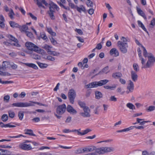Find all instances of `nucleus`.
<instances>
[{"mask_svg":"<svg viewBox=\"0 0 155 155\" xmlns=\"http://www.w3.org/2000/svg\"><path fill=\"white\" fill-rule=\"evenodd\" d=\"M141 47L143 49V56L145 58L147 57L148 58V60L146 64V60L144 58H141V68L143 69L150 68L154 65L155 62V57L152 53H148L143 46H142Z\"/></svg>","mask_w":155,"mask_h":155,"instance_id":"obj_1","label":"nucleus"},{"mask_svg":"<svg viewBox=\"0 0 155 155\" xmlns=\"http://www.w3.org/2000/svg\"><path fill=\"white\" fill-rule=\"evenodd\" d=\"M109 80L107 79L101 80L99 81H94L89 84L85 86L86 88L97 87L98 86H101L108 82Z\"/></svg>","mask_w":155,"mask_h":155,"instance_id":"obj_2","label":"nucleus"},{"mask_svg":"<svg viewBox=\"0 0 155 155\" xmlns=\"http://www.w3.org/2000/svg\"><path fill=\"white\" fill-rule=\"evenodd\" d=\"M26 47L30 51V53L31 54V52L32 51L39 53L40 52L39 48L36 45L32 43L27 42L25 44Z\"/></svg>","mask_w":155,"mask_h":155,"instance_id":"obj_3","label":"nucleus"},{"mask_svg":"<svg viewBox=\"0 0 155 155\" xmlns=\"http://www.w3.org/2000/svg\"><path fill=\"white\" fill-rule=\"evenodd\" d=\"M117 46L121 52L124 54H125L127 52V48L128 47V45L127 43L119 41L117 43Z\"/></svg>","mask_w":155,"mask_h":155,"instance_id":"obj_4","label":"nucleus"},{"mask_svg":"<svg viewBox=\"0 0 155 155\" xmlns=\"http://www.w3.org/2000/svg\"><path fill=\"white\" fill-rule=\"evenodd\" d=\"M76 96V94L75 91L73 89L69 90L68 92V97L70 102L73 104L74 100Z\"/></svg>","mask_w":155,"mask_h":155,"instance_id":"obj_5","label":"nucleus"},{"mask_svg":"<svg viewBox=\"0 0 155 155\" xmlns=\"http://www.w3.org/2000/svg\"><path fill=\"white\" fill-rule=\"evenodd\" d=\"M66 109V105L65 104L57 106L56 113L58 115H61L65 112Z\"/></svg>","mask_w":155,"mask_h":155,"instance_id":"obj_6","label":"nucleus"},{"mask_svg":"<svg viewBox=\"0 0 155 155\" xmlns=\"http://www.w3.org/2000/svg\"><path fill=\"white\" fill-rule=\"evenodd\" d=\"M12 107H26L33 106V105L31 103L27 102H18L13 103L12 105Z\"/></svg>","mask_w":155,"mask_h":155,"instance_id":"obj_7","label":"nucleus"},{"mask_svg":"<svg viewBox=\"0 0 155 155\" xmlns=\"http://www.w3.org/2000/svg\"><path fill=\"white\" fill-rule=\"evenodd\" d=\"M83 110V112H80L79 113V114L81 116L85 117H91V110L88 107L84 108Z\"/></svg>","mask_w":155,"mask_h":155,"instance_id":"obj_8","label":"nucleus"},{"mask_svg":"<svg viewBox=\"0 0 155 155\" xmlns=\"http://www.w3.org/2000/svg\"><path fill=\"white\" fill-rule=\"evenodd\" d=\"M129 81L130 83L127 87L128 90L126 91V93L127 94H128L130 92H132L134 89V84L133 82L130 80H129Z\"/></svg>","mask_w":155,"mask_h":155,"instance_id":"obj_9","label":"nucleus"},{"mask_svg":"<svg viewBox=\"0 0 155 155\" xmlns=\"http://www.w3.org/2000/svg\"><path fill=\"white\" fill-rule=\"evenodd\" d=\"M66 109L68 112L72 114H76L77 113V111L70 105H68L67 106Z\"/></svg>","mask_w":155,"mask_h":155,"instance_id":"obj_10","label":"nucleus"},{"mask_svg":"<svg viewBox=\"0 0 155 155\" xmlns=\"http://www.w3.org/2000/svg\"><path fill=\"white\" fill-rule=\"evenodd\" d=\"M19 147L20 149L24 150H30L32 148L30 144L22 143L19 145Z\"/></svg>","mask_w":155,"mask_h":155,"instance_id":"obj_11","label":"nucleus"},{"mask_svg":"<svg viewBox=\"0 0 155 155\" xmlns=\"http://www.w3.org/2000/svg\"><path fill=\"white\" fill-rule=\"evenodd\" d=\"M136 9L138 14L142 17L145 20H147V18L143 12L139 7H137Z\"/></svg>","mask_w":155,"mask_h":155,"instance_id":"obj_12","label":"nucleus"},{"mask_svg":"<svg viewBox=\"0 0 155 155\" xmlns=\"http://www.w3.org/2000/svg\"><path fill=\"white\" fill-rule=\"evenodd\" d=\"M131 78L132 80L134 82H136L137 80L138 75L135 71H132L131 72Z\"/></svg>","mask_w":155,"mask_h":155,"instance_id":"obj_13","label":"nucleus"},{"mask_svg":"<svg viewBox=\"0 0 155 155\" xmlns=\"http://www.w3.org/2000/svg\"><path fill=\"white\" fill-rule=\"evenodd\" d=\"M110 53L111 55L114 54V56L115 57L118 56L119 55L118 51L115 48L111 49L110 51Z\"/></svg>","mask_w":155,"mask_h":155,"instance_id":"obj_14","label":"nucleus"},{"mask_svg":"<svg viewBox=\"0 0 155 155\" xmlns=\"http://www.w3.org/2000/svg\"><path fill=\"white\" fill-rule=\"evenodd\" d=\"M11 152L6 150L0 149V155H10Z\"/></svg>","mask_w":155,"mask_h":155,"instance_id":"obj_15","label":"nucleus"},{"mask_svg":"<svg viewBox=\"0 0 155 155\" xmlns=\"http://www.w3.org/2000/svg\"><path fill=\"white\" fill-rule=\"evenodd\" d=\"M49 8H51V10H54V9H56L57 11H58L59 9L58 6L52 2L49 4Z\"/></svg>","mask_w":155,"mask_h":155,"instance_id":"obj_16","label":"nucleus"},{"mask_svg":"<svg viewBox=\"0 0 155 155\" xmlns=\"http://www.w3.org/2000/svg\"><path fill=\"white\" fill-rule=\"evenodd\" d=\"M122 76V74L120 72H116L112 74V77L115 79L119 78Z\"/></svg>","mask_w":155,"mask_h":155,"instance_id":"obj_17","label":"nucleus"},{"mask_svg":"<svg viewBox=\"0 0 155 155\" xmlns=\"http://www.w3.org/2000/svg\"><path fill=\"white\" fill-rule=\"evenodd\" d=\"M155 25V18H153L150 21V23L148 26V29L150 30H152Z\"/></svg>","mask_w":155,"mask_h":155,"instance_id":"obj_18","label":"nucleus"},{"mask_svg":"<svg viewBox=\"0 0 155 155\" xmlns=\"http://www.w3.org/2000/svg\"><path fill=\"white\" fill-rule=\"evenodd\" d=\"M50 8H50L49 10L47 12V13L49 14L51 19H54L55 18L54 13L55 12V10H51Z\"/></svg>","mask_w":155,"mask_h":155,"instance_id":"obj_19","label":"nucleus"},{"mask_svg":"<svg viewBox=\"0 0 155 155\" xmlns=\"http://www.w3.org/2000/svg\"><path fill=\"white\" fill-rule=\"evenodd\" d=\"M25 64L26 66L30 68H31L35 69L37 70L38 69V67L35 64L32 63H25Z\"/></svg>","mask_w":155,"mask_h":155,"instance_id":"obj_20","label":"nucleus"},{"mask_svg":"<svg viewBox=\"0 0 155 155\" xmlns=\"http://www.w3.org/2000/svg\"><path fill=\"white\" fill-rule=\"evenodd\" d=\"M9 24L11 27L13 28H19L20 27V25L17 23L15 22L11 21L9 22Z\"/></svg>","mask_w":155,"mask_h":155,"instance_id":"obj_21","label":"nucleus"},{"mask_svg":"<svg viewBox=\"0 0 155 155\" xmlns=\"http://www.w3.org/2000/svg\"><path fill=\"white\" fill-rule=\"evenodd\" d=\"M109 71H108V67L106 66L101 71H100L98 74H97L96 75H97L100 74H102L103 73L107 74Z\"/></svg>","mask_w":155,"mask_h":155,"instance_id":"obj_22","label":"nucleus"},{"mask_svg":"<svg viewBox=\"0 0 155 155\" xmlns=\"http://www.w3.org/2000/svg\"><path fill=\"white\" fill-rule=\"evenodd\" d=\"M11 123H8V124H5L4 123L2 122H0V126L1 127H15V125H10V124Z\"/></svg>","mask_w":155,"mask_h":155,"instance_id":"obj_23","label":"nucleus"},{"mask_svg":"<svg viewBox=\"0 0 155 155\" xmlns=\"http://www.w3.org/2000/svg\"><path fill=\"white\" fill-rule=\"evenodd\" d=\"M137 23L139 26L141 27L142 28V29L149 35V34L148 31H147V29L145 28L144 25L141 22V21L139 20H138L137 21Z\"/></svg>","mask_w":155,"mask_h":155,"instance_id":"obj_24","label":"nucleus"},{"mask_svg":"<svg viewBox=\"0 0 155 155\" xmlns=\"http://www.w3.org/2000/svg\"><path fill=\"white\" fill-rule=\"evenodd\" d=\"M95 98L96 99H99L102 98L103 97V94L102 93L99 91H96L95 92Z\"/></svg>","mask_w":155,"mask_h":155,"instance_id":"obj_25","label":"nucleus"},{"mask_svg":"<svg viewBox=\"0 0 155 155\" xmlns=\"http://www.w3.org/2000/svg\"><path fill=\"white\" fill-rule=\"evenodd\" d=\"M76 8L77 10L80 13L82 11L84 12L86 11L85 7L83 5H80V7L76 6Z\"/></svg>","mask_w":155,"mask_h":155,"instance_id":"obj_26","label":"nucleus"},{"mask_svg":"<svg viewBox=\"0 0 155 155\" xmlns=\"http://www.w3.org/2000/svg\"><path fill=\"white\" fill-rule=\"evenodd\" d=\"M25 131L26 132L25 133V134H28L30 136H36V135L33 134V131L31 129H26L25 130Z\"/></svg>","mask_w":155,"mask_h":155,"instance_id":"obj_27","label":"nucleus"},{"mask_svg":"<svg viewBox=\"0 0 155 155\" xmlns=\"http://www.w3.org/2000/svg\"><path fill=\"white\" fill-rule=\"evenodd\" d=\"M104 153L110 152H113L114 150V148L113 147H103Z\"/></svg>","mask_w":155,"mask_h":155,"instance_id":"obj_28","label":"nucleus"},{"mask_svg":"<svg viewBox=\"0 0 155 155\" xmlns=\"http://www.w3.org/2000/svg\"><path fill=\"white\" fill-rule=\"evenodd\" d=\"M78 105L80 107L82 108L83 109L88 107L86 106L85 103L84 102H82L80 100H78Z\"/></svg>","mask_w":155,"mask_h":155,"instance_id":"obj_29","label":"nucleus"},{"mask_svg":"<svg viewBox=\"0 0 155 155\" xmlns=\"http://www.w3.org/2000/svg\"><path fill=\"white\" fill-rule=\"evenodd\" d=\"M39 66L41 68H46L48 66V64H46L42 63L39 62H37Z\"/></svg>","mask_w":155,"mask_h":155,"instance_id":"obj_30","label":"nucleus"},{"mask_svg":"<svg viewBox=\"0 0 155 155\" xmlns=\"http://www.w3.org/2000/svg\"><path fill=\"white\" fill-rule=\"evenodd\" d=\"M95 151L96 153L99 154H103L104 153L103 147L96 149V148Z\"/></svg>","mask_w":155,"mask_h":155,"instance_id":"obj_31","label":"nucleus"},{"mask_svg":"<svg viewBox=\"0 0 155 155\" xmlns=\"http://www.w3.org/2000/svg\"><path fill=\"white\" fill-rule=\"evenodd\" d=\"M144 120L143 119H140L139 118H137V123H138L140 125H141V126L143 125L145 123H147V122H150V121L148 120V121H143L142 122H140L139 121H138V120Z\"/></svg>","mask_w":155,"mask_h":155,"instance_id":"obj_32","label":"nucleus"},{"mask_svg":"<svg viewBox=\"0 0 155 155\" xmlns=\"http://www.w3.org/2000/svg\"><path fill=\"white\" fill-rule=\"evenodd\" d=\"M48 52L49 54L53 55L54 56H58L60 54L59 53L57 52L56 51H51L50 49H48Z\"/></svg>","mask_w":155,"mask_h":155,"instance_id":"obj_33","label":"nucleus"},{"mask_svg":"<svg viewBox=\"0 0 155 155\" xmlns=\"http://www.w3.org/2000/svg\"><path fill=\"white\" fill-rule=\"evenodd\" d=\"M91 131V130L90 129H87L86 130L84 131L83 133H82L80 132H78V135H83L87 134L88 133Z\"/></svg>","mask_w":155,"mask_h":155,"instance_id":"obj_34","label":"nucleus"},{"mask_svg":"<svg viewBox=\"0 0 155 155\" xmlns=\"http://www.w3.org/2000/svg\"><path fill=\"white\" fill-rule=\"evenodd\" d=\"M10 64L9 62L7 61H3L2 64V67L5 68H8L10 67Z\"/></svg>","mask_w":155,"mask_h":155,"instance_id":"obj_35","label":"nucleus"},{"mask_svg":"<svg viewBox=\"0 0 155 155\" xmlns=\"http://www.w3.org/2000/svg\"><path fill=\"white\" fill-rule=\"evenodd\" d=\"M127 107L130 109L133 110L135 109V107L132 103H128L126 104Z\"/></svg>","mask_w":155,"mask_h":155,"instance_id":"obj_36","label":"nucleus"},{"mask_svg":"<svg viewBox=\"0 0 155 155\" xmlns=\"http://www.w3.org/2000/svg\"><path fill=\"white\" fill-rule=\"evenodd\" d=\"M8 38L10 40L12 41L15 42H18V40L16 38L14 37L12 35H9L7 36Z\"/></svg>","mask_w":155,"mask_h":155,"instance_id":"obj_37","label":"nucleus"},{"mask_svg":"<svg viewBox=\"0 0 155 155\" xmlns=\"http://www.w3.org/2000/svg\"><path fill=\"white\" fill-rule=\"evenodd\" d=\"M31 56L33 59L38 60L40 59V57L39 55L36 54H31Z\"/></svg>","mask_w":155,"mask_h":155,"instance_id":"obj_38","label":"nucleus"},{"mask_svg":"<svg viewBox=\"0 0 155 155\" xmlns=\"http://www.w3.org/2000/svg\"><path fill=\"white\" fill-rule=\"evenodd\" d=\"M40 37L43 40H45L46 41H47L48 40V38L45 33L43 32L40 33Z\"/></svg>","mask_w":155,"mask_h":155,"instance_id":"obj_39","label":"nucleus"},{"mask_svg":"<svg viewBox=\"0 0 155 155\" xmlns=\"http://www.w3.org/2000/svg\"><path fill=\"white\" fill-rule=\"evenodd\" d=\"M8 114L9 116L11 118H13L15 116V113L12 110H9L8 111Z\"/></svg>","mask_w":155,"mask_h":155,"instance_id":"obj_40","label":"nucleus"},{"mask_svg":"<svg viewBox=\"0 0 155 155\" xmlns=\"http://www.w3.org/2000/svg\"><path fill=\"white\" fill-rule=\"evenodd\" d=\"M15 15V13L13 12V10L12 9L10 11L9 13L8 14V15L11 19H13L14 18L13 16Z\"/></svg>","mask_w":155,"mask_h":155,"instance_id":"obj_41","label":"nucleus"},{"mask_svg":"<svg viewBox=\"0 0 155 155\" xmlns=\"http://www.w3.org/2000/svg\"><path fill=\"white\" fill-rule=\"evenodd\" d=\"M8 117L6 114H4L2 117V119L4 122H6L8 120Z\"/></svg>","mask_w":155,"mask_h":155,"instance_id":"obj_42","label":"nucleus"},{"mask_svg":"<svg viewBox=\"0 0 155 155\" xmlns=\"http://www.w3.org/2000/svg\"><path fill=\"white\" fill-rule=\"evenodd\" d=\"M132 127H128L125 129H124L123 130H118L117 131V132H126V131H128L130 130H131V129L132 128Z\"/></svg>","mask_w":155,"mask_h":155,"instance_id":"obj_43","label":"nucleus"},{"mask_svg":"<svg viewBox=\"0 0 155 155\" xmlns=\"http://www.w3.org/2000/svg\"><path fill=\"white\" fill-rule=\"evenodd\" d=\"M25 34L27 36L31 38H33V35L31 32L28 31H25Z\"/></svg>","mask_w":155,"mask_h":155,"instance_id":"obj_44","label":"nucleus"},{"mask_svg":"<svg viewBox=\"0 0 155 155\" xmlns=\"http://www.w3.org/2000/svg\"><path fill=\"white\" fill-rule=\"evenodd\" d=\"M18 116L19 118V119L21 120L23 117L24 116V113L23 112H22L21 111H20L19 112L18 114Z\"/></svg>","mask_w":155,"mask_h":155,"instance_id":"obj_45","label":"nucleus"},{"mask_svg":"<svg viewBox=\"0 0 155 155\" xmlns=\"http://www.w3.org/2000/svg\"><path fill=\"white\" fill-rule=\"evenodd\" d=\"M155 109V107L154 106H150L146 110L148 112H150L154 110Z\"/></svg>","mask_w":155,"mask_h":155,"instance_id":"obj_46","label":"nucleus"},{"mask_svg":"<svg viewBox=\"0 0 155 155\" xmlns=\"http://www.w3.org/2000/svg\"><path fill=\"white\" fill-rule=\"evenodd\" d=\"M10 97L8 95L5 96L3 98L4 101L6 102H8L9 101Z\"/></svg>","mask_w":155,"mask_h":155,"instance_id":"obj_47","label":"nucleus"},{"mask_svg":"<svg viewBox=\"0 0 155 155\" xmlns=\"http://www.w3.org/2000/svg\"><path fill=\"white\" fill-rule=\"evenodd\" d=\"M137 51L138 53V56L139 57L140 60L141 61V58H143L142 57L141 55V51L140 48H138L137 49Z\"/></svg>","mask_w":155,"mask_h":155,"instance_id":"obj_48","label":"nucleus"},{"mask_svg":"<svg viewBox=\"0 0 155 155\" xmlns=\"http://www.w3.org/2000/svg\"><path fill=\"white\" fill-rule=\"evenodd\" d=\"M132 127V128L131 129V130H132L134 129V128H135L136 129H143L144 128V127L142 126H139L138 127H137L136 126H130V127Z\"/></svg>","mask_w":155,"mask_h":155,"instance_id":"obj_49","label":"nucleus"},{"mask_svg":"<svg viewBox=\"0 0 155 155\" xmlns=\"http://www.w3.org/2000/svg\"><path fill=\"white\" fill-rule=\"evenodd\" d=\"M36 4L40 8L41 7H42L44 9L45 8V7L42 5L41 4V2H40V1H37V3H36Z\"/></svg>","mask_w":155,"mask_h":155,"instance_id":"obj_50","label":"nucleus"},{"mask_svg":"<svg viewBox=\"0 0 155 155\" xmlns=\"http://www.w3.org/2000/svg\"><path fill=\"white\" fill-rule=\"evenodd\" d=\"M133 67H134V69L135 71V72H138L139 71V69H138V65L137 64H134L133 65Z\"/></svg>","mask_w":155,"mask_h":155,"instance_id":"obj_51","label":"nucleus"},{"mask_svg":"<svg viewBox=\"0 0 155 155\" xmlns=\"http://www.w3.org/2000/svg\"><path fill=\"white\" fill-rule=\"evenodd\" d=\"M117 100V98L114 96H111L109 99V101H111L116 102Z\"/></svg>","mask_w":155,"mask_h":155,"instance_id":"obj_52","label":"nucleus"},{"mask_svg":"<svg viewBox=\"0 0 155 155\" xmlns=\"http://www.w3.org/2000/svg\"><path fill=\"white\" fill-rule=\"evenodd\" d=\"M10 66L13 69H15L17 68V65L13 63H11L10 64Z\"/></svg>","mask_w":155,"mask_h":155,"instance_id":"obj_53","label":"nucleus"},{"mask_svg":"<svg viewBox=\"0 0 155 155\" xmlns=\"http://www.w3.org/2000/svg\"><path fill=\"white\" fill-rule=\"evenodd\" d=\"M96 149V147L94 146H91L88 147L87 149L88 152L92 151Z\"/></svg>","mask_w":155,"mask_h":155,"instance_id":"obj_54","label":"nucleus"},{"mask_svg":"<svg viewBox=\"0 0 155 155\" xmlns=\"http://www.w3.org/2000/svg\"><path fill=\"white\" fill-rule=\"evenodd\" d=\"M46 59L51 61H54L55 60L54 58L51 56H47Z\"/></svg>","mask_w":155,"mask_h":155,"instance_id":"obj_55","label":"nucleus"},{"mask_svg":"<svg viewBox=\"0 0 155 155\" xmlns=\"http://www.w3.org/2000/svg\"><path fill=\"white\" fill-rule=\"evenodd\" d=\"M28 27L27 25H23L21 28V29L22 31L25 32V31H27L26 30L28 29Z\"/></svg>","mask_w":155,"mask_h":155,"instance_id":"obj_56","label":"nucleus"},{"mask_svg":"<svg viewBox=\"0 0 155 155\" xmlns=\"http://www.w3.org/2000/svg\"><path fill=\"white\" fill-rule=\"evenodd\" d=\"M5 21H0V28H4L5 27V25L4 23Z\"/></svg>","mask_w":155,"mask_h":155,"instance_id":"obj_57","label":"nucleus"},{"mask_svg":"<svg viewBox=\"0 0 155 155\" xmlns=\"http://www.w3.org/2000/svg\"><path fill=\"white\" fill-rule=\"evenodd\" d=\"M51 41L53 45H56L57 44V42L52 37L50 38Z\"/></svg>","mask_w":155,"mask_h":155,"instance_id":"obj_58","label":"nucleus"},{"mask_svg":"<svg viewBox=\"0 0 155 155\" xmlns=\"http://www.w3.org/2000/svg\"><path fill=\"white\" fill-rule=\"evenodd\" d=\"M68 5L69 6L71 7V8H76V6L71 2L68 3Z\"/></svg>","mask_w":155,"mask_h":155,"instance_id":"obj_59","label":"nucleus"},{"mask_svg":"<svg viewBox=\"0 0 155 155\" xmlns=\"http://www.w3.org/2000/svg\"><path fill=\"white\" fill-rule=\"evenodd\" d=\"M75 31L80 35H82L83 34V32L82 30L80 29H76Z\"/></svg>","mask_w":155,"mask_h":155,"instance_id":"obj_60","label":"nucleus"},{"mask_svg":"<svg viewBox=\"0 0 155 155\" xmlns=\"http://www.w3.org/2000/svg\"><path fill=\"white\" fill-rule=\"evenodd\" d=\"M39 1L41 2V4L43 3L46 6H48L49 5V4L45 0H40Z\"/></svg>","mask_w":155,"mask_h":155,"instance_id":"obj_61","label":"nucleus"},{"mask_svg":"<svg viewBox=\"0 0 155 155\" xmlns=\"http://www.w3.org/2000/svg\"><path fill=\"white\" fill-rule=\"evenodd\" d=\"M28 14L30 15V16L32 18V19L34 20H36L37 17L34 16L32 13H28Z\"/></svg>","mask_w":155,"mask_h":155,"instance_id":"obj_62","label":"nucleus"},{"mask_svg":"<svg viewBox=\"0 0 155 155\" xmlns=\"http://www.w3.org/2000/svg\"><path fill=\"white\" fill-rule=\"evenodd\" d=\"M102 48V45L101 43H99L97 45L96 47L95 48L97 49L98 50L101 49Z\"/></svg>","mask_w":155,"mask_h":155,"instance_id":"obj_63","label":"nucleus"},{"mask_svg":"<svg viewBox=\"0 0 155 155\" xmlns=\"http://www.w3.org/2000/svg\"><path fill=\"white\" fill-rule=\"evenodd\" d=\"M117 85L114 84L112 86H109V89L110 90H114L116 87Z\"/></svg>","mask_w":155,"mask_h":155,"instance_id":"obj_64","label":"nucleus"}]
</instances>
